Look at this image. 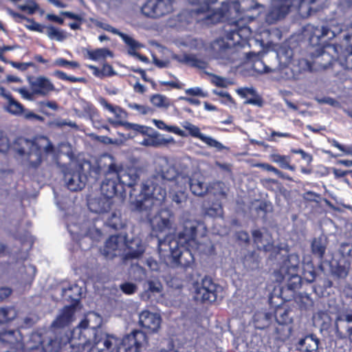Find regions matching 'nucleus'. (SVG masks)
<instances>
[{"label": "nucleus", "instance_id": "1", "mask_svg": "<svg viewBox=\"0 0 352 352\" xmlns=\"http://www.w3.org/2000/svg\"><path fill=\"white\" fill-rule=\"evenodd\" d=\"M183 230L177 239L166 236L164 240H158V250L164 262L169 261L182 267L190 266L194 261L192 250L198 248L199 239L206 234V226L197 220L185 218L182 220Z\"/></svg>", "mask_w": 352, "mask_h": 352}, {"label": "nucleus", "instance_id": "2", "mask_svg": "<svg viewBox=\"0 0 352 352\" xmlns=\"http://www.w3.org/2000/svg\"><path fill=\"white\" fill-rule=\"evenodd\" d=\"M157 164L162 168L160 175L148 179L142 184L141 192L138 198L134 197L131 193V203L134 210L147 212L154 209L164 201L166 191L160 183L168 188L178 185L181 178L189 182L188 172L179 173L173 166L168 164L166 158H160Z\"/></svg>", "mask_w": 352, "mask_h": 352}, {"label": "nucleus", "instance_id": "3", "mask_svg": "<svg viewBox=\"0 0 352 352\" xmlns=\"http://www.w3.org/2000/svg\"><path fill=\"white\" fill-rule=\"evenodd\" d=\"M192 5L197 6L192 11V15L196 21L205 24H214L223 21H234L242 18V14L251 10L263 9L261 5L254 1H243L241 5L238 1L231 3L217 0H188Z\"/></svg>", "mask_w": 352, "mask_h": 352}, {"label": "nucleus", "instance_id": "4", "mask_svg": "<svg viewBox=\"0 0 352 352\" xmlns=\"http://www.w3.org/2000/svg\"><path fill=\"white\" fill-rule=\"evenodd\" d=\"M14 147L24 163L34 168L38 166L47 155L54 154V148L51 142L45 136L36 137L32 140L19 138L16 140Z\"/></svg>", "mask_w": 352, "mask_h": 352}, {"label": "nucleus", "instance_id": "5", "mask_svg": "<svg viewBox=\"0 0 352 352\" xmlns=\"http://www.w3.org/2000/svg\"><path fill=\"white\" fill-rule=\"evenodd\" d=\"M342 31H346L344 39L349 43L350 46H352V22L350 25L339 24L334 21H331L327 25L320 27L307 25L305 28L304 34L309 38L310 43L316 46L320 44L322 38L331 40Z\"/></svg>", "mask_w": 352, "mask_h": 352}, {"label": "nucleus", "instance_id": "6", "mask_svg": "<svg viewBox=\"0 0 352 352\" xmlns=\"http://www.w3.org/2000/svg\"><path fill=\"white\" fill-rule=\"evenodd\" d=\"M98 166L105 177L101 184V194L113 200L116 195L122 192L116 177L119 170L118 162L111 155H104L100 159Z\"/></svg>", "mask_w": 352, "mask_h": 352}, {"label": "nucleus", "instance_id": "7", "mask_svg": "<svg viewBox=\"0 0 352 352\" xmlns=\"http://www.w3.org/2000/svg\"><path fill=\"white\" fill-rule=\"evenodd\" d=\"M67 342L72 344V336L69 338L62 330L58 332H47L44 336L38 333H33L27 340V349L35 348L39 352V346H41L44 352H58ZM71 346L73 348L72 344Z\"/></svg>", "mask_w": 352, "mask_h": 352}, {"label": "nucleus", "instance_id": "8", "mask_svg": "<svg viewBox=\"0 0 352 352\" xmlns=\"http://www.w3.org/2000/svg\"><path fill=\"white\" fill-rule=\"evenodd\" d=\"M102 323L101 317L95 312L89 313L72 332V344L86 346L90 343L91 334L102 332L98 329Z\"/></svg>", "mask_w": 352, "mask_h": 352}, {"label": "nucleus", "instance_id": "9", "mask_svg": "<svg viewBox=\"0 0 352 352\" xmlns=\"http://www.w3.org/2000/svg\"><path fill=\"white\" fill-rule=\"evenodd\" d=\"M225 36L214 41L212 44L214 55L217 59L233 62L236 58V45L239 42L240 32L228 29Z\"/></svg>", "mask_w": 352, "mask_h": 352}, {"label": "nucleus", "instance_id": "10", "mask_svg": "<svg viewBox=\"0 0 352 352\" xmlns=\"http://www.w3.org/2000/svg\"><path fill=\"white\" fill-rule=\"evenodd\" d=\"M162 203L155 207L153 210H147V212H140L139 210H134L132 207L131 203L130 202V207L132 210L142 213L148 219L152 231L156 234L164 232H170L172 228V222L170 220L171 214L170 212L165 210L158 212V207Z\"/></svg>", "mask_w": 352, "mask_h": 352}, {"label": "nucleus", "instance_id": "11", "mask_svg": "<svg viewBox=\"0 0 352 352\" xmlns=\"http://www.w3.org/2000/svg\"><path fill=\"white\" fill-rule=\"evenodd\" d=\"M99 102L105 109L114 116L113 118H109L107 119V122L113 126H122L127 130H133L143 134L146 132L147 129L144 126L126 122L125 120L128 118V113L120 107L112 105L102 98H100Z\"/></svg>", "mask_w": 352, "mask_h": 352}, {"label": "nucleus", "instance_id": "12", "mask_svg": "<svg viewBox=\"0 0 352 352\" xmlns=\"http://www.w3.org/2000/svg\"><path fill=\"white\" fill-rule=\"evenodd\" d=\"M118 344V340L113 336L104 332L91 334L90 343L86 346L75 345L73 348L83 351L87 348V352H112Z\"/></svg>", "mask_w": 352, "mask_h": 352}, {"label": "nucleus", "instance_id": "13", "mask_svg": "<svg viewBox=\"0 0 352 352\" xmlns=\"http://www.w3.org/2000/svg\"><path fill=\"white\" fill-rule=\"evenodd\" d=\"M174 0H143L139 5L141 12L146 16L157 19L173 11Z\"/></svg>", "mask_w": 352, "mask_h": 352}, {"label": "nucleus", "instance_id": "14", "mask_svg": "<svg viewBox=\"0 0 352 352\" xmlns=\"http://www.w3.org/2000/svg\"><path fill=\"white\" fill-rule=\"evenodd\" d=\"M67 228L74 239L88 237L93 241H98L102 236L100 230L96 227L94 222L90 221H86L80 224L69 223Z\"/></svg>", "mask_w": 352, "mask_h": 352}, {"label": "nucleus", "instance_id": "15", "mask_svg": "<svg viewBox=\"0 0 352 352\" xmlns=\"http://www.w3.org/2000/svg\"><path fill=\"white\" fill-rule=\"evenodd\" d=\"M146 343L145 333L142 331L135 330L123 338L118 347V352H140Z\"/></svg>", "mask_w": 352, "mask_h": 352}, {"label": "nucleus", "instance_id": "16", "mask_svg": "<svg viewBox=\"0 0 352 352\" xmlns=\"http://www.w3.org/2000/svg\"><path fill=\"white\" fill-rule=\"evenodd\" d=\"M195 298L201 301L214 302L217 298V285L211 278L205 277L201 283H197L194 285Z\"/></svg>", "mask_w": 352, "mask_h": 352}, {"label": "nucleus", "instance_id": "17", "mask_svg": "<svg viewBox=\"0 0 352 352\" xmlns=\"http://www.w3.org/2000/svg\"><path fill=\"white\" fill-rule=\"evenodd\" d=\"M332 331L338 339L347 338L352 342V314H339L335 320Z\"/></svg>", "mask_w": 352, "mask_h": 352}, {"label": "nucleus", "instance_id": "18", "mask_svg": "<svg viewBox=\"0 0 352 352\" xmlns=\"http://www.w3.org/2000/svg\"><path fill=\"white\" fill-rule=\"evenodd\" d=\"M126 239L122 235H114L109 238L102 250V254L108 258L115 256L124 257Z\"/></svg>", "mask_w": 352, "mask_h": 352}, {"label": "nucleus", "instance_id": "19", "mask_svg": "<svg viewBox=\"0 0 352 352\" xmlns=\"http://www.w3.org/2000/svg\"><path fill=\"white\" fill-rule=\"evenodd\" d=\"M28 82L31 90L42 96H47L50 92L55 90V87L51 80L45 76H39L28 78Z\"/></svg>", "mask_w": 352, "mask_h": 352}, {"label": "nucleus", "instance_id": "20", "mask_svg": "<svg viewBox=\"0 0 352 352\" xmlns=\"http://www.w3.org/2000/svg\"><path fill=\"white\" fill-rule=\"evenodd\" d=\"M161 316L148 310H144L139 314V324L143 328L152 333H157L160 329Z\"/></svg>", "mask_w": 352, "mask_h": 352}, {"label": "nucleus", "instance_id": "21", "mask_svg": "<svg viewBox=\"0 0 352 352\" xmlns=\"http://www.w3.org/2000/svg\"><path fill=\"white\" fill-rule=\"evenodd\" d=\"M183 127L186 129L189 133L195 137L201 140L203 142L206 143L210 147L215 148L217 151H222L223 149L226 148L225 146H223L221 142L214 140L210 136H207L200 132V129L198 126L186 122L183 124Z\"/></svg>", "mask_w": 352, "mask_h": 352}, {"label": "nucleus", "instance_id": "22", "mask_svg": "<svg viewBox=\"0 0 352 352\" xmlns=\"http://www.w3.org/2000/svg\"><path fill=\"white\" fill-rule=\"evenodd\" d=\"M118 166L119 170L116 173V177L119 184H121V189L123 191L125 186L132 187L138 182L139 175L135 168H128L124 170L120 163H118Z\"/></svg>", "mask_w": 352, "mask_h": 352}, {"label": "nucleus", "instance_id": "23", "mask_svg": "<svg viewBox=\"0 0 352 352\" xmlns=\"http://www.w3.org/2000/svg\"><path fill=\"white\" fill-rule=\"evenodd\" d=\"M114 206V201L101 194L99 197L92 198L88 201L89 210L95 213H107Z\"/></svg>", "mask_w": 352, "mask_h": 352}, {"label": "nucleus", "instance_id": "24", "mask_svg": "<svg viewBox=\"0 0 352 352\" xmlns=\"http://www.w3.org/2000/svg\"><path fill=\"white\" fill-rule=\"evenodd\" d=\"M300 263V258L296 254H291L288 256L287 259L285 261L283 265L280 267L279 273L281 277L277 279L278 281L287 278V276L295 278L296 270ZM296 278H298L296 276Z\"/></svg>", "mask_w": 352, "mask_h": 352}, {"label": "nucleus", "instance_id": "25", "mask_svg": "<svg viewBox=\"0 0 352 352\" xmlns=\"http://www.w3.org/2000/svg\"><path fill=\"white\" fill-rule=\"evenodd\" d=\"M144 251L145 245L140 238L135 237L131 241H126L123 259L139 258Z\"/></svg>", "mask_w": 352, "mask_h": 352}, {"label": "nucleus", "instance_id": "26", "mask_svg": "<svg viewBox=\"0 0 352 352\" xmlns=\"http://www.w3.org/2000/svg\"><path fill=\"white\" fill-rule=\"evenodd\" d=\"M65 180L70 190L77 191L85 186L86 176L80 173V167H78L75 171L67 173L65 175Z\"/></svg>", "mask_w": 352, "mask_h": 352}, {"label": "nucleus", "instance_id": "27", "mask_svg": "<svg viewBox=\"0 0 352 352\" xmlns=\"http://www.w3.org/2000/svg\"><path fill=\"white\" fill-rule=\"evenodd\" d=\"M178 185L168 187V196L177 204H182L187 199L186 186L188 182L181 178Z\"/></svg>", "mask_w": 352, "mask_h": 352}, {"label": "nucleus", "instance_id": "28", "mask_svg": "<svg viewBox=\"0 0 352 352\" xmlns=\"http://www.w3.org/2000/svg\"><path fill=\"white\" fill-rule=\"evenodd\" d=\"M0 340L12 345L10 350L12 348L22 349L25 347L23 337L19 330L6 331L1 333Z\"/></svg>", "mask_w": 352, "mask_h": 352}, {"label": "nucleus", "instance_id": "29", "mask_svg": "<svg viewBox=\"0 0 352 352\" xmlns=\"http://www.w3.org/2000/svg\"><path fill=\"white\" fill-rule=\"evenodd\" d=\"M162 285L157 280H148L144 284V292L140 297L144 300H148L156 294H160L162 292Z\"/></svg>", "mask_w": 352, "mask_h": 352}, {"label": "nucleus", "instance_id": "30", "mask_svg": "<svg viewBox=\"0 0 352 352\" xmlns=\"http://www.w3.org/2000/svg\"><path fill=\"white\" fill-rule=\"evenodd\" d=\"M74 305L65 307L53 322V326L62 328L68 325L74 320Z\"/></svg>", "mask_w": 352, "mask_h": 352}, {"label": "nucleus", "instance_id": "31", "mask_svg": "<svg viewBox=\"0 0 352 352\" xmlns=\"http://www.w3.org/2000/svg\"><path fill=\"white\" fill-rule=\"evenodd\" d=\"M319 342L316 336H307L299 341V350L300 352H318Z\"/></svg>", "mask_w": 352, "mask_h": 352}, {"label": "nucleus", "instance_id": "32", "mask_svg": "<svg viewBox=\"0 0 352 352\" xmlns=\"http://www.w3.org/2000/svg\"><path fill=\"white\" fill-rule=\"evenodd\" d=\"M252 236L259 249H263L265 251L270 250L272 245V239L267 232H262L260 230H255L252 232Z\"/></svg>", "mask_w": 352, "mask_h": 352}, {"label": "nucleus", "instance_id": "33", "mask_svg": "<svg viewBox=\"0 0 352 352\" xmlns=\"http://www.w3.org/2000/svg\"><path fill=\"white\" fill-rule=\"evenodd\" d=\"M252 236L259 249H263L265 251L270 250L272 245V239L267 232H262L260 230H255L252 232Z\"/></svg>", "mask_w": 352, "mask_h": 352}, {"label": "nucleus", "instance_id": "34", "mask_svg": "<svg viewBox=\"0 0 352 352\" xmlns=\"http://www.w3.org/2000/svg\"><path fill=\"white\" fill-rule=\"evenodd\" d=\"M110 210L111 212L108 214L105 220L106 224L115 230L122 228L124 226V222L121 218L120 211L116 209L114 206Z\"/></svg>", "mask_w": 352, "mask_h": 352}, {"label": "nucleus", "instance_id": "35", "mask_svg": "<svg viewBox=\"0 0 352 352\" xmlns=\"http://www.w3.org/2000/svg\"><path fill=\"white\" fill-rule=\"evenodd\" d=\"M272 319V315L265 311H258L253 317V322L256 328L263 329L268 327Z\"/></svg>", "mask_w": 352, "mask_h": 352}, {"label": "nucleus", "instance_id": "36", "mask_svg": "<svg viewBox=\"0 0 352 352\" xmlns=\"http://www.w3.org/2000/svg\"><path fill=\"white\" fill-rule=\"evenodd\" d=\"M293 57V51L289 48L282 47L277 54L276 58L280 64L279 69H286L287 66L291 63Z\"/></svg>", "mask_w": 352, "mask_h": 352}, {"label": "nucleus", "instance_id": "37", "mask_svg": "<svg viewBox=\"0 0 352 352\" xmlns=\"http://www.w3.org/2000/svg\"><path fill=\"white\" fill-rule=\"evenodd\" d=\"M327 242L324 236H322L314 239L311 243V250L314 255L320 258H323L326 251Z\"/></svg>", "mask_w": 352, "mask_h": 352}, {"label": "nucleus", "instance_id": "38", "mask_svg": "<svg viewBox=\"0 0 352 352\" xmlns=\"http://www.w3.org/2000/svg\"><path fill=\"white\" fill-rule=\"evenodd\" d=\"M63 296L73 302V305L75 306V304L80 298L81 288L78 285L74 284L67 288L63 289Z\"/></svg>", "mask_w": 352, "mask_h": 352}, {"label": "nucleus", "instance_id": "39", "mask_svg": "<svg viewBox=\"0 0 352 352\" xmlns=\"http://www.w3.org/2000/svg\"><path fill=\"white\" fill-rule=\"evenodd\" d=\"M192 194L197 196H204L208 191L207 185L199 179H190L188 183Z\"/></svg>", "mask_w": 352, "mask_h": 352}, {"label": "nucleus", "instance_id": "40", "mask_svg": "<svg viewBox=\"0 0 352 352\" xmlns=\"http://www.w3.org/2000/svg\"><path fill=\"white\" fill-rule=\"evenodd\" d=\"M270 158L272 162L278 164L280 168L294 170V166L290 165L291 157L288 155H281L276 153L270 155Z\"/></svg>", "mask_w": 352, "mask_h": 352}, {"label": "nucleus", "instance_id": "41", "mask_svg": "<svg viewBox=\"0 0 352 352\" xmlns=\"http://www.w3.org/2000/svg\"><path fill=\"white\" fill-rule=\"evenodd\" d=\"M87 54L89 59L95 61L104 60L108 56H113V53L107 48H99L94 50H88Z\"/></svg>", "mask_w": 352, "mask_h": 352}, {"label": "nucleus", "instance_id": "42", "mask_svg": "<svg viewBox=\"0 0 352 352\" xmlns=\"http://www.w3.org/2000/svg\"><path fill=\"white\" fill-rule=\"evenodd\" d=\"M5 109L12 115L19 116L23 113L24 107L20 102L11 96L8 100H7Z\"/></svg>", "mask_w": 352, "mask_h": 352}, {"label": "nucleus", "instance_id": "43", "mask_svg": "<svg viewBox=\"0 0 352 352\" xmlns=\"http://www.w3.org/2000/svg\"><path fill=\"white\" fill-rule=\"evenodd\" d=\"M45 34L50 39L56 40L57 41H63L67 38L66 33L58 28L52 25L46 26Z\"/></svg>", "mask_w": 352, "mask_h": 352}, {"label": "nucleus", "instance_id": "44", "mask_svg": "<svg viewBox=\"0 0 352 352\" xmlns=\"http://www.w3.org/2000/svg\"><path fill=\"white\" fill-rule=\"evenodd\" d=\"M150 101L157 108L167 109L171 105L170 99L161 94H155L152 96Z\"/></svg>", "mask_w": 352, "mask_h": 352}, {"label": "nucleus", "instance_id": "45", "mask_svg": "<svg viewBox=\"0 0 352 352\" xmlns=\"http://www.w3.org/2000/svg\"><path fill=\"white\" fill-rule=\"evenodd\" d=\"M16 316V311L13 307L0 308V323L8 322Z\"/></svg>", "mask_w": 352, "mask_h": 352}, {"label": "nucleus", "instance_id": "46", "mask_svg": "<svg viewBox=\"0 0 352 352\" xmlns=\"http://www.w3.org/2000/svg\"><path fill=\"white\" fill-rule=\"evenodd\" d=\"M252 68L254 71H256L258 73L263 74V73H270L275 71V69H271L258 58H256V59L254 60Z\"/></svg>", "mask_w": 352, "mask_h": 352}, {"label": "nucleus", "instance_id": "47", "mask_svg": "<svg viewBox=\"0 0 352 352\" xmlns=\"http://www.w3.org/2000/svg\"><path fill=\"white\" fill-rule=\"evenodd\" d=\"M127 106L130 109L138 111L141 115H148L152 114L153 113V110L150 107L146 105H142L133 102H128Z\"/></svg>", "mask_w": 352, "mask_h": 352}, {"label": "nucleus", "instance_id": "48", "mask_svg": "<svg viewBox=\"0 0 352 352\" xmlns=\"http://www.w3.org/2000/svg\"><path fill=\"white\" fill-rule=\"evenodd\" d=\"M332 273L338 278H345L349 273V265L338 263L336 266L332 265Z\"/></svg>", "mask_w": 352, "mask_h": 352}, {"label": "nucleus", "instance_id": "49", "mask_svg": "<svg viewBox=\"0 0 352 352\" xmlns=\"http://www.w3.org/2000/svg\"><path fill=\"white\" fill-rule=\"evenodd\" d=\"M206 214L212 217H221L223 214V209L220 203H214L206 209Z\"/></svg>", "mask_w": 352, "mask_h": 352}, {"label": "nucleus", "instance_id": "50", "mask_svg": "<svg viewBox=\"0 0 352 352\" xmlns=\"http://www.w3.org/2000/svg\"><path fill=\"white\" fill-rule=\"evenodd\" d=\"M119 36L122 38L124 43L131 48H139L140 44L135 41L132 37L120 32Z\"/></svg>", "mask_w": 352, "mask_h": 352}, {"label": "nucleus", "instance_id": "51", "mask_svg": "<svg viewBox=\"0 0 352 352\" xmlns=\"http://www.w3.org/2000/svg\"><path fill=\"white\" fill-rule=\"evenodd\" d=\"M256 166L261 168L267 171L273 172L275 175H276L279 177H285V174L280 171L278 169L275 168L274 166L269 164H258Z\"/></svg>", "mask_w": 352, "mask_h": 352}, {"label": "nucleus", "instance_id": "52", "mask_svg": "<svg viewBox=\"0 0 352 352\" xmlns=\"http://www.w3.org/2000/svg\"><path fill=\"white\" fill-rule=\"evenodd\" d=\"M120 288L126 294H133L136 292L138 287L132 283H124L121 285Z\"/></svg>", "mask_w": 352, "mask_h": 352}, {"label": "nucleus", "instance_id": "53", "mask_svg": "<svg viewBox=\"0 0 352 352\" xmlns=\"http://www.w3.org/2000/svg\"><path fill=\"white\" fill-rule=\"evenodd\" d=\"M185 93L189 96H200L203 98L207 96V94L198 87L186 89Z\"/></svg>", "mask_w": 352, "mask_h": 352}, {"label": "nucleus", "instance_id": "54", "mask_svg": "<svg viewBox=\"0 0 352 352\" xmlns=\"http://www.w3.org/2000/svg\"><path fill=\"white\" fill-rule=\"evenodd\" d=\"M330 142L332 146L338 148L340 151L344 152L345 154L349 155H352V146H344L343 145L340 144L336 140H332L331 141H330Z\"/></svg>", "mask_w": 352, "mask_h": 352}, {"label": "nucleus", "instance_id": "55", "mask_svg": "<svg viewBox=\"0 0 352 352\" xmlns=\"http://www.w3.org/2000/svg\"><path fill=\"white\" fill-rule=\"evenodd\" d=\"M16 91L21 94L23 98L28 100H33L34 95H36L32 90L30 91L25 87L16 89Z\"/></svg>", "mask_w": 352, "mask_h": 352}, {"label": "nucleus", "instance_id": "56", "mask_svg": "<svg viewBox=\"0 0 352 352\" xmlns=\"http://www.w3.org/2000/svg\"><path fill=\"white\" fill-rule=\"evenodd\" d=\"M80 104L81 107H82L84 111L89 116H94L96 113V109L94 108L93 104H91V103L87 102L84 100H82L80 102Z\"/></svg>", "mask_w": 352, "mask_h": 352}, {"label": "nucleus", "instance_id": "57", "mask_svg": "<svg viewBox=\"0 0 352 352\" xmlns=\"http://www.w3.org/2000/svg\"><path fill=\"white\" fill-rule=\"evenodd\" d=\"M54 65L60 67L71 66L75 68L79 67L78 63L76 61H69L62 58H57L54 62Z\"/></svg>", "mask_w": 352, "mask_h": 352}, {"label": "nucleus", "instance_id": "58", "mask_svg": "<svg viewBox=\"0 0 352 352\" xmlns=\"http://www.w3.org/2000/svg\"><path fill=\"white\" fill-rule=\"evenodd\" d=\"M22 114L23 115V117L25 119L29 120H35L40 122H43L44 120V118L42 116L35 114L34 113L30 111H26L24 109Z\"/></svg>", "mask_w": 352, "mask_h": 352}, {"label": "nucleus", "instance_id": "59", "mask_svg": "<svg viewBox=\"0 0 352 352\" xmlns=\"http://www.w3.org/2000/svg\"><path fill=\"white\" fill-rule=\"evenodd\" d=\"M244 103L253 104L257 107H261L263 105V102L262 98L258 94H255L254 96H252V98H246V100L245 101Z\"/></svg>", "mask_w": 352, "mask_h": 352}, {"label": "nucleus", "instance_id": "60", "mask_svg": "<svg viewBox=\"0 0 352 352\" xmlns=\"http://www.w3.org/2000/svg\"><path fill=\"white\" fill-rule=\"evenodd\" d=\"M340 252L344 256L352 257V244L342 243L340 246Z\"/></svg>", "mask_w": 352, "mask_h": 352}, {"label": "nucleus", "instance_id": "61", "mask_svg": "<svg viewBox=\"0 0 352 352\" xmlns=\"http://www.w3.org/2000/svg\"><path fill=\"white\" fill-rule=\"evenodd\" d=\"M212 82L215 85L222 87H226L230 84L229 81L226 78L217 76H214L212 77Z\"/></svg>", "mask_w": 352, "mask_h": 352}, {"label": "nucleus", "instance_id": "62", "mask_svg": "<svg viewBox=\"0 0 352 352\" xmlns=\"http://www.w3.org/2000/svg\"><path fill=\"white\" fill-rule=\"evenodd\" d=\"M298 67L300 72L309 71L311 69V64L307 59H300L298 62Z\"/></svg>", "mask_w": 352, "mask_h": 352}, {"label": "nucleus", "instance_id": "63", "mask_svg": "<svg viewBox=\"0 0 352 352\" xmlns=\"http://www.w3.org/2000/svg\"><path fill=\"white\" fill-rule=\"evenodd\" d=\"M238 93L245 98H248L249 96H252L256 94V91L253 88H241L238 91Z\"/></svg>", "mask_w": 352, "mask_h": 352}, {"label": "nucleus", "instance_id": "64", "mask_svg": "<svg viewBox=\"0 0 352 352\" xmlns=\"http://www.w3.org/2000/svg\"><path fill=\"white\" fill-rule=\"evenodd\" d=\"M9 148V142L7 137L0 132V152H6Z\"/></svg>", "mask_w": 352, "mask_h": 352}]
</instances>
